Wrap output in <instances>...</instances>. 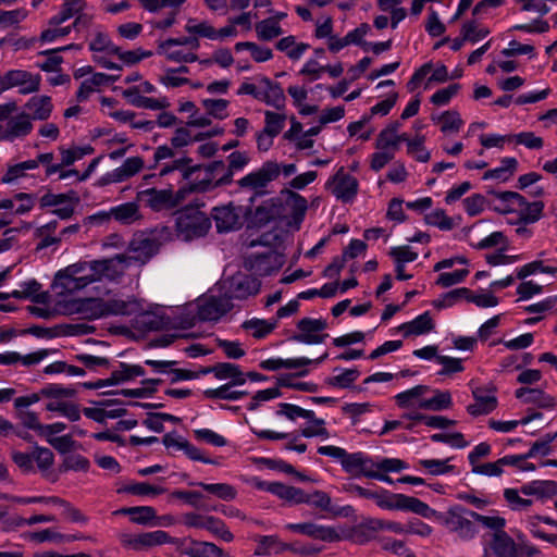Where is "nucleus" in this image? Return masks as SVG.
<instances>
[{
	"mask_svg": "<svg viewBox=\"0 0 557 557\" xmlns=\"http://www.w3.org/2000/svg\"><path fill=\"white\" fill-rule=\"evenodd\" d=\"M39 392L41 397L52 399L74 398L77 393L76 389L58 383H48Z\"/></svg>",
	"mask_w": 557,
	"mask_h": 557,
	"instance_id": "338daca9",
	"label": "nucleus"
},
{
	"mask_svg": "<svg viewBox=\"0 0 557 557\" xmlns=\"http://www.w3.org/2000/svg\"><path fill=\"white\" fill-rule=\"evenodd\" d=\"M123 96L128 102L136 108H144L149 110H163L166 109L170 103L166 98L154 99L141 96L137 86L129 87L123 91Z\"/></svg>",
	"mask_w": 557,
	"mask_h": 557,
	"instance_id": "c756f323",
	"label": "nucleus"
},
{
	"mask_svg": "<svg viewBox=\"0 0 557 557\" xmlns=\"http://www.w3.org/2000/svg\"><path fill=\"white\" fill-rule=\"evenodd\" d=\"M430 391L431 387L429 385L419 384L398 393L395 396V400L399 408H408L410 407L412 399L420 398L422 395L429 393Z\"/></svg>",
	"mask_w": 557,
	"mask_h": 557,
	"instance_id": "69168bd1",
	"label": "nucleus"
},
{
	"mask_svg": "<svg viewBox=\"0 0 557 557\" xmlns=\"http://www.w3.org/2000/svg\"><path fill=\"white\" fill-rule=\"evenodd\" d=\"M520 208L519 219L516 222H510V224H533L540 221L543 216V210L545 205L541 200L536 201H528L524 197L523 205H517Z\"/></svg>",
	"mask_w": 557,
	"mask_h": 557,
	"instance_id": "58836bf2",
	"label": "nucleus"
},
{
	"mask_svg": "<svg viewBox=\"0 0 557 557\" xmlns=\"http://www.w3.org/2000/svg\"><path fill=\"white\" fill-rule=\"evenodd\" d=\"M281 174V164L276 161L268 160L262 165L246 174L237 181L242 189H251L252 196L249 198L250 203H255L257 198L269 194L268 185L275 181Z\"/></svg>",
	"mask_w": 557,
	"mask_h": 557,
	"instance_id": "7ed1b4c3",
	"label": "nucleus"
},
{
	"mask_svg": "<svg viewBox=\"0 0 557 557\" xmlns=\"http://www.w3.org/2000/svg\"><path fill=\"white\" fill-rule=\"evenodd\" d=\"M187 183L181 186L176 191L172 190V199L177 208L188 195L193 193H209L212 191V185L208 180L199 181V176H195L194 180H185Z\"/></svg>",
	"mask_w": 557,
	"mask_h": 557,
	"instance_id": "e433bc0d",
	"label": "nucleus"
},
{
	"mask_svg": "<svg viewBox=\"0 0 557 557\" xmlns=\"http://www.w3.org/2000/svg\"><path fill=\"white\" fill-rule=\"evenodd\" d=\"M252 486L258 491L268 492L280 499L288 502L292 486L277 481H265L258 476L252 479Z\"/></svg>",
	"mask_w": 557,
	"mask_h": 557,
	"instance_id": "de8ad7c7",
	"label": "nucleus"
},
{
	"mask_svg": "<svg viewBox=\"0 0 557 557\" xmlns=\"http://www.w3.org/2000/svg\"><path fill=\"white\" fill-rule=\"evenodd\" d=\"M18 286L22 288V294L25 299H29L35 304H46L48 300V293L42 292L41 284L36 278H30L28 281L20 282Z\"/></svg>",
	"mask_w": 557,
	"mask_h": 557,
	"instance_id": "6e6d98bb",
	"label": "nucleus"
},
{
	"mask_svg": "<svg viewBox=\"0 0 557 557\" xmlns=\"http://www.w3.org/2000/svg\"><path fill=\"white\" fill-rule=\"evenodd\" d=\"M276 416H282L290 421H296L298 418H312L313 410L305 409L290 403H280L277 405Z\"/></svg>",
	"mask_w": 557,
	"mask_h": 557,
	"instance_id": "bf43d9fd",
	"label": "nucleus"
},
{
	"mask_svg": "<svg viewBox=\"0 0 557 557\" xmlns=\"http://www.w3.org/2000/svg\"><path fill=\"white\" fill-rule=\"evenodd\" d=\"M434 329V322L430 311H424L413 318L411 321L401 323L397 331L403 333L405 338L411 335H423L430 333Z\"/></svg>",
	"mask_w": 557,
	"mask_h": 557,
	"instance_id": "cd10ccee",
	"label": "nucleus"
},
{
	"mask_svg": "<svg viewBox=\"0 0 557 557\" xmlns=\"http://www.w3.org/2000/svg\"><path fill=\"white\" fill-rule=\"evenodd\" d=\"M396 498V509L405 512L416 513L424 519L436 520L438 511L431 508L426 503L417 497L408 496L399 493L394 496Z\"/></svg>",
	"mask_w": 557,
	"mask_h": 557,
	"instance_id": "412c9836",
	"label": "nucleus"
},
{
	"mask_svg": "<svg viewBox=\"0 0 557 557\" xmlns=\"http://www.w3.org/2000/svg\"><path fill=\"white\" fill-rule=\"evenodd\" d=\"M251 270L262 275H269L273 270L278 269L282 264L281 256L274 250L251 255L248 259Z\"/></svg>",
	"mask_w": 557,
	"mask_h": 557,
	"instance_id": "bb28decb",
	"label": "nucleus"
},
{
	"mask_svg": "<svg viewBox=\"0 0 557 557\" xmlns=\"http://www.w3.org/2000/svg\"><path fill=\"white\" fill-rule=\"evenodd\" d=\"M112 218L121 224L131 225L141 219L139 207L134 201L123 202L111 208Z\"/></svg>",
	"mask_w": 557,
	"mask_h": 557,
	"instance_id": "a19ab883",
	"label": "nucleus"
},
{
	"mask_svg": "<svg viewBox=\"0 0 557 557\" xmlns=\"http://www.w3.org/2000/svg\"><path fill=\"white\" fill-rule=\"evenodd\" d=\"M431 119L433 122L442 123L441 131L445 134L458 132L463 125V121L459 112L456 110H447L442 112L440 115L433 114Z\"/></svg>",
	"mask_w": 557,
	"mask_h": 557,
	"instance_id": "3c124183",
	"label": "nucleus"
},
{
	"mask_svg": "<svg viewBox=\"0 0 557 557\" xmlns=\"http://www.w3.org/2000/svg\"><path fill=\"white\" fill-rule=\"evenodd\" d=\"M40 83V74H33L25 70H10L0 76V95L14 87H18V94L29 95L39 90Z\"/></svg>",
	"mask_w": 557,
	"mask_h": 557,
	"instance_id": "423d86ee",
	"label": "nucleus"
},
{
	"mask_svg": "<svg viewBox=\"0 0 557 557\" xmlns=\"http://www.w3.org/2000/svg\"><path fill=\"white\" fill-rule=\"evenodd\" d=\"M375 461L373 458L363 451L348 453L341 460V466L346 473H350L356 478L364 476L366 472L374 469Z\"/></svg>",
	"mask_w": 557,
	"mask_h": 557,
	"instance_id": "f3484780",
	"label": "nucleus"
},
{
	"mask_svg": "<svg viewBox=\"0 0 557 557\" xmlns=\"http://www.w3.org/2000/svg\"><path fill=\"white\" fill-rule=\"evenodd\" d=\"M164 381L160 377H150L144 379L140 381L141 387L138 388H122L119 391H107L101 395L111 396V395H121L128 398H151L157 392L158 386L161 385Z\"/></svg>",
	"mask_w": 557,
	"mask_h": 557,
	"instance_id": "a878e982",
	"label": "nucleus"
},
{
	"mask_svg": "<svg viewBox=\"0 0 557 557\" xmlns=\"http://www.w3.org/2000/svg\"><path fill=\"white\" fill-rule=\"evenodd\" d=\"M520 492L525 496L549 498L557 496V482L553 480H533L524 483L520 487Z\"/></svg>",
	"mask_w": 557,
	"mask_h": 557,
	"instance_id": "2f4dec72",
	"label": "nucleus"
},
{
	"mask_svg": "<svg viewBox=\"0 0 557 557\" xmlns=\"http://www.w3.org/2000/svg\"><path fill=\"white\" fill-rule=\"evenodd\" d=\"M87 261H78L59 270L53 277L52 287L60 288L61 293H74L84 289L79 277L87 274Z\"/></svg>",
	"mask_w": 557,
	"mask_h": 557,
	"instance_id": "1a4fd4ad",
	"label": "nucleus"
},
{
	"mask_svg": "<svg viewBox=\"0 0 557 557\" xmlns=\"http://www.w3.org/2000/svg\"><path fill=\"white\" fill-rule=\"evenodd\" d=\"M433 396L431 398L420 399L418 408L431 411H443L453 406V397L449 391L431 388Z\"/></svg>",
	"mask_w": 557,
	"mask_h": 557,
	"instance_id": "72a5a7b5",
	"label": "nucleus"
},
{
	"mask_svg": "<svg viewBox=\"0 0 557 557\" xmlns=\"http://www.w3.org/2000/svg\"><path fill=\"white\" fill-rule=\"evenodd\" d=\"M190 163L191 158L189 157L175 159L171 164H164L162 166L160 176H166L174 171H180L183 180H194L195 176H199V173H201L202 165H190Z\"/></svg>",
	"mask_w": 557,
	"mask_h": 557,
	"instance_id": "7c9ffc66",
	"label": "nucleus"
},
{
	"mask_svg": "<svg viewBox=\"0 0 557 557\" xmlns=\"http://www.w3.org/2000/svg\"><path fill=\"white\" fill-rule=\"evenodd\" d=\"M497 388L493 384L478 386L472 389L473 404L467 406V412L472 417L490 414L498 406Z\"/></svg>",
	"mask_w": 557,
	"mask_h": 557,
	"instance_id": "9d476101",
	"label": "nucleus"
},
{
	"mask_svg": "<svg viewBox=\"0 0 557 557\" xmlns=\"http://www.w3.org/2000/svg\"><path fill=\"white\" fill-rule=\"evenodd\" d=\"M491 516H485L471 510L462 505H451L447 511H438L435 522L444 525L449 532L455 533L462 542H470L480 532V525L485 528L490 523Z\"/></svg>",
	"mask_w": 557,
	"mask_h": 557,
	"instance_id": "f257e3e1",
	"label": "nucleus"
},
{
	"mask_svg": "<svg viewBox=\"0 0 557 557\" xmlns=\"http://www.w3.org/2000/svg\"><path fill=\"white\" fill-rule=\"evenodd\" d=\"M286 115L273 111L264 112V127L262 131L270 137H276L285 126Z\"/></svg>",
	"mask_w": 557,
	"mask_h": 557,
	"instance_id": "0e129e2a",
	"label": "nucleus"
},
{
	"mask_svg": "<svg viewBox=\"0 0 557 557\" xmlns=\"http://www.w3.org/2000/svg\"><path fill=\"white\" fill-rule=\"evenodd\" d=\"M190 486H199L205 492L216 496L218 498L230 502L236 498L237 491L236 488L227 483H205V482H189Z\"/></svg>",
	"mask_w": 557,
	"mask_h": 557,
	"instance_id": "c03bdc74",
	"label": "nucleus"
},
{
	"mask_svg": "<svg viewBox=\"0 0 557 557\" xmlns=\"http://www.w3.org/2000/svg\"><path fill=\"white\" fill-rule=\"evenodd\" d=\"M260 83L263 85L264 90L261 91V98L259 100L276 110H283L285 108L286 97L281 84L273 82L267 76L261 77Z\"/></svg>",
	"mask_w": 557,
	"mask_h": 557,
	"instance_id": "c85d7f7f",
	"label": "nucleus"
},
{
	"mask_svg": "<svg viewBox=\"0 0 557 557\" xmlns=\"http://www.w3.org/2000/svg\"><path fill=\"white\" fill-rule=\"evenodd\" d=\"M138 198L154 212L175 209V202L172 199V188H147L138 193Z\"/></svg>",
	"mask_w": 557,
	"mask_h": 557,
	"instance_id": "ddd939ff",
	"label": "nucleus"
},
{
	"mask_svg": "<svg viewBox=\"0 0 557 557\" xmlns=\"http://www.w3.org/2000/svg\"><path fill=\"white\" fill-rule=\"evenodd\" d=\"M281 195L285 197V200H283L284 208L288 207L290 209L288 225L299 227L308 210L307 199L300 194L286 188L281 191Z\"/></svg>",
	"mask_w": 557,
	"mask_h": 557,
	"instance_id": "4be33fe9",
	"label": "nucleus"
},
{
	"mask_svg": "<svg viewBox=\"0 0 557 557\" xmlns=\"http://www.w3.org/2000/svg\"><path fill=\"white\" fill-rule=\"evenodd\" d=\"M137 314L133 326L143 333L158 332L170 327L171 319L165 313H157L152 310L141 312L140 310Z\"/></svg>",
	"mask_w": 557,
	"mask_h": 557,
	"instance_id": "aec40b11",
	"label": "nucleus"
},
{
	"mask_svg": "<svg viewBox=\"0 0 557 557\" xmlns=\"http://www.w3.org/2000/svg\"><path fill=\"white\" fill-rule=\"evenodd\" d=\"M333 180L335 181L333 195L343 203H352L359 190L358 180L345 173L344 168L336 172Z\"/></svg>",
	"mask_w": 557,
	"mask_h": 557,
	"instance_id": "2eb2a0df",
	"label": "nucleus"
},
{
	"mask_svg": "<svg viewBox=\"0 0 557 557\" xmlns=\"http://www.w3.org/2000/svg\"><path fill=\"white\" fill-rule=\"evenodd\" d=\"M388 255L394 260L395 265H405L418 259V252L408 245L391 247Z\"/></svg>",
	"mask_w": 557,
	"mask_h": 557,
	"instance_id": "774afa93",
	"label": "nucleus"
},
{
	"mask_svg": "<svg viewBox=\"0 0 557 557\" xmlns=\"http://www.w3.org/2000/svg\"><path fill=\"white\" fill-rule=\"evenodd\" d=\"M245 207L235 206L230 202L212 209L211 219L215 223L216 232L220 234L230 233L242 228Z\"/></svg>",
	"mask_w": 557,
	"mask_h": 557,
	"instance_id": "0eeeda50",
	"label": "nucleus"
},
{
	"mask_svg": "<svg viewBox=\"0 0 557 557\" xmlns=\"http://www.w3.org/2000/svg\"><path fill=\"white\" fill-rule=\"evenodd\" d=\"M122 515L129 516L133 523L140 525H157V511L151 506L125 507L120 510Z\"/></svg>",
	"mask_w": 557,
	"mask_h": 557,
	"instance_id": "ea45409f",
	"label": "nucleus"
},
{
	"mask_svg": "<svg viewBox=\"0 0 557 557\" xmlns=\"http://www.w3.org/2000/svg\"><path fill=\"white\" fill-rule=\"evenodd\" d=\"M469 295L468 287H458L441 295L438 299L433 300L432 305L437 310L453 307L457 301L465 299Z\"/></svg>",
	"mask_w": 557,
	"mask_h": 557,
	"instance_id": "4d7b16f0",
	"label": "nucleus"
},
{
	"mask_svg": "<svg viewBox=\"0 0 557 557\" xmlns=\"http://www.w3.org/2000/svg\"><path fill=\"white\" fill-rule=\"evenodd\" d=\"M261 288V281L249 274L237 273L225 283L224 295L232 300H245L257 295Z\"/></svg>",
	"mask_w": 557,
	"mask_h": 557,
	"instance_id": "6e6552de",
	"label": "nucleus"
},
{
	"mask_svg": "<svg viewBox=\"0 0 557 557\" xmlns=\"http://www.w3.org/2000/svg\"><path fill=\"white\" fill-rule=\"evenodd\" d=\"M76 312L89 321L104 318L102 298H84L75 301Z\"/></svg>",
	"mask_w": 557,
	"mask_h": 557,
	"instance_id": "37998d69",
	"label": "nucleus"
},
{
	"mask_svg": "<svg viewBox=\"0 0 557 557\" xmlns=\"http://www.w3.org/2000/svg\"><path fill=\"white\" fill-rule=\"evenodd\" d=\"M92 16L87 13H79L71 25L59 28H47L41 32L39 40L41 44H50L55 41L59 37L70 35L72 30L81 32L88 29L91 25Z\"/></svg>",
	"mask_w": 557,
	"mask_h": 557,
	"instance_id": "6ab92c4d",
	"label": "nucleus"
},
{
	"mask_svg": "<svg viewBox=\"0 0 557 557\" xmlns=\"http://www.w3.org/2000/svg\"><path fill=\"white\" fill-rule=\"evenodd\" d=\"M53 504L59 505L62 508V516L73 523L86 524L88 522V517L85 516L79 509L75 508L71 503L65 499H62L58 496L51 498Z\"/></svg>",
	"mask_w": 557,
	"mask_h": 557,
	"instance_id": "680f3d73",
	"label": "nucleus"
},
{
	"mask_svg": "<svg viewBox=\"0 0 557 557\" xmlns=\"http://www.w3.org/2000/svg\"><path fill=\"white\" fill-rule=\"evenodd\" d=\"M170 496L183 500L195 509L209 511V507L200 502L205 498V495L199 491L174 490Z\"/></svg>",
	"mask_w": 557,
	"mask_h": 557,
	"instance_id": "13d9d810",
	"label": "nucleus"
},
{
	"mask_svg": "<svg viewBox=\"0 0 557 557\" xmlns=\"http://www.w3.org/2000/svg\"><path fill=\"white\" fill-rule=\"evenodd\" d=\"M252 205L249 202L245 207V220L249 227H263L271 221L284 218L285 208L282 197L267 199L255 209Z\"/></svg>",
	"mask_w": 557,
	"mask_h": 557,
	"instance_id": "20e7f679",
	"label": "nucleus"
},
{
	"mask_svg": "<svg viewBox=\"0 0 557 557\" xmlns=\"http://www.w3.org/2000/svg\"><path fill=\"white\" fill-rule=\"evenodd\" d=\"M310 358L308 357H296V358H287L283 359L280 357H272L265 360H262L259 363V367L265 371H277L280 369H300L308 367L310 364Z\"/></svg>",
	"mask_w": 557,
	"mask_h": 557,
	"instance_id": "c9c22d12",
	"label": "nucleus"
},
{
	"mask_svg": "<svg viewBox=\"0 0 557 557\" xmlns=\"http://www.w3.org/2000/svg\"><path fill=\"white\" fill-rule=\"evenodd\" d=\"M228 165L225 172L216 180L215 185H230L233 182L234 174L243 171L249 163V158L245 152L234 151L227 157Z\"/></svg>",
	"mask_w": 557,
	"mask_h": 557,
	"instance_id": "f704fd0d",
	"label": "nucleus"
},
{
	"mask_svg": "<svg viewBox=\"0 0 557 557\" xmlns=\"http://www.w3.org/2000/svg\"><path fill=\"white\" fill-rule=\"evenodd\" d=\"M110 269L111 261L108 259L87 261L88 273L83 274L82 277H79V281L82 282L81 286H88L91 283L100 281Z\"/></svg>",
	"mask_w": 557,
	"mask_h": 557,
	"instance_id": "a18cd8bd",
	"label": "nucleus"
},
{
	"mask_svg": "<svg viewBox=\"0 0 557 557\" xmlns=\"http://www.w3.org/2000/svg\"><path fill=\"white\" fill-rule=\"evenodd\" d=\"M451 459H419L418 466L424 468L431 475H445L456 470V466L448 465Z\"/></svg>",
	"mask_w": 557,
	"mask_h": 557,
	"instance_id": "603ef678",
	"label": "nucleus"
},
{
	"mask_svg": "<svg viewBox=\"0 0 557 557\" xmlns=\"http://www.w3.org/2000/svg\"><path fill=\"white\" fill-rule=\"evenodd\" d=\"M285 528L288 531L304 534L314 540H320L327 543H333L341 540V536L334 528L320 525L313 522L287 523Z\"/></svg>",
	"mask_w": 557,
	"mask_h": 557,
	"instance_id": "4468645a",
	"label": "nucleus"
},
{
	"mask_svg": "<svg viewBox=\"0 0 557 557\" xmlns=\"http://www.w3.org/2000/svg\"><path fill=\"white\" fill-rule=\"evenodd\" d=\"M165 492V487L151 485L148 482H135L117 490V493H127L137 496H157Z\"/></svg>",
	"mask_w": 557,
	"mask_h": 557,
	"instance_id": "864d4df0",
	"label": "nucleus"
},
{
	"mask_svg": "<svg viewBox=\"0 0 557 557\" xmlns=\"http://www.w3.org/2000/svg\"><path fill=\"white\" fill-rule=\"evenodd\" d=\"M32 112L33 120L46 121L50 117L53 106L49 96H34L25 104Z\"/></svg>",
	"mask_w": 557,
	"mask_h": 557,
	"instance_id": "79ce46f5",
	"label": "nucleus"
},
{
	"mask_svg": "<svg viewBox=\"0 0 557 557\" xmlns=\"http://www.w3.org/2000/svg\"><path fill=\"white\" fill-rule=\"evenodd\" d=\"M381 519L372 517H362L359 522L344 531V536L356 544L363 545L375 539L380 532Z\"/></svg>",
	"mask_w": 557,
	"mask_h": 557,
	"instance_id": "f8f14e48",
	"label": "nucleus"
},
{
	"mask_svg": "<svg viewBox=\"0 0 557 557\" xmlns=\"http://www.w3.org/2000/svg\"><path fill=\"white\" fill-rule=\"evenodd\" d=\"M490 195L495 196L500 201L506 203L507 206L505 208L494 207L493 210L500 214H509L516 212L515 209L509 207V205H523L524 203V196L517 191L511 190H505V191H497L494 189H491L487 191Z\"/></svg>",
	"mask_w": 557,
	"mask_h": 557,
	"instance_id": "8fccbe9b",
	"label": "nucleus"
},
{
	"mask_svg": "<svg viewBox=\"0 0 557 557\" xmlns=\"http://www.w3.org/2000/svg\"><path fill=\"white\" fill-rule=\"evenodd\" d=\"M234 308L233 302L228 301L225 295L209 296L198 305L197 318L202 322L219 321Z\"/></svg>",
	"mask_w": 557,
	"mask_h": 557,
	"instance_id": "9b49d317",
	"label": "nucleus"
},
{
	"mask_svg": "<svg viewBox=\"0 0 557 557\" xmlns=\"http://www.w3.org/2000/svg\"><path fill=\"white\" fill-rule=\"evenodd\" d=\"M102 305L104 318L110 315H133L143 310L140 300L134 296L127 300L116 298L102 299Z\"/></svg>",
	"mask_w": 557,
	"mask_h": 557,
	"instance_id": "393cba45",
	"label": "nucleus"
},
{
	"mask_svg": "<svg viewBox=\"0 0 557 557\" xmlns=\"http://www.w3.org/2000/svg\"><path fill=\"white\" fill-rule=\"evenodd\" d=\"M205 201L195 198L175 212V231L180 239L191 242L207 236L212 223L211 218L201 210Z\"/></svg>",
	"mask_w": 557,
	"mask_h": 557,
	"instance_id": "f03ea898",
	"label": "nucleus"
},
{
	"mask_svg": "<svg viewBox=\"0 0 557 557\" xmlns=\"http://www.w3.org/2000/svg\"><path fill=\"white\" fill-rule=\"evenodd\" d=\"M485 529L493 531L490 546L497 557H517L519 544L505 531L506 519L500 516H491Z\"/></svg>",
	"mask_w": 557,
	"mask_h": 557,
	"instance_id": "39448f33",
	"label": "nucleus"
},
{
	"mask_svg": "<svg viewBox=\"0 0 557 557\" xmlns=\"http://www.w3.org/2000/svg\"><path fill=\"white\" fill-rule=\"evenodd\" d=\"M160 245V242L153 236L138 235L132 239L128 249L136 253L134 259L146 263L159 252Z\"/></svg>",
	"mask_w": 557,
	"mask_h": 557,
	"instance_id": "5701e85b",
	"label": "nucleus"
},
{
	"mask_svg": "<svg viewBox=\"0 0 557 557\" xmlns=\"http://www.w3.org/2000/svg\"><path fill=\"white\" fill-rule=\"evenodd\" d=\"M205 530L226 543H231L234 540V534L228 530L226 523L218 517H209Z\"/></svg>",
	"mask_w": 557,
	"mask_h": 557,
	"instance_id": "e2e57ef3",
	"label": "nucleus"
},
{
	"mask_svg": "<svg viewBox=\"0 0 557 557\" xmlns=\"http://www.w3.org/2000/svg\"><path fill=\"white\" fill-rule=\"evenodd\" d=\"M193 549L188 553V557H222L223 549L212 542L198 541L191 542Z\"/></svg>",
	"mask_w": 557,
	"mask_h": 557,
	"instance_id": "052dcab7",
	"label": "nucleus"
},
{
	"mask_svg": "<svg viewBox=\"0 0 557 557\" xmlns=\"http://www.w3.org/2000/svg\"><path fill=\"white\" fill-rule=\"evenodd\" d=\"M296 329L297 333L288 335L287 341L292 343H298L304 345H319L324 343L329 337V334H319L313 325L311 318L305 317L297 321Z\"/></svg>",
	"mask_w": 557,
	"mask_h": 557,
	"instance_id": "a211bd4d",
	"label": "nucleus"
},
{
	"mask_svg": "<svg viewBox=\"0 0 557 557\" xmlns=\"http://www.w3.org/2000/svg\"><path fill=\"white\" fill-rule=\"evenodd\" d=\"M33 127L28 113L11 115L4 124L3 141L13 143L16 139H23L32 133Z\"/></svg>",
	"mask_w": 557,
	"mask_h": 557,
	"instance_id": "dca6fc26",
	"label": "nucleus"
},
{
	"mask_svg": "<svg viewBox=\"0 0 557 557\" xmlns=\"http://www.w3.org/2000/svg\"><path fill=\"white\" fill-rule=\"evenodd\" d=\"M257 37L261 41H271L283 34V28L275 20L264 18L255 26Z\"/></svg>",
	"mask_w": 557,
	"mask_h": 557,
	"instance_id": "5fc2aeb1",
	"label": "nucleus"
},
{
	"mask_svg": "<svg viewBox=\"0 0 557 557\" xmlns=\"http://www.w3.org/2000/svg\"><path fill=\"white\" fill-rule=\"evenodd\" d=\"M168 539H170V534L162 530L143 532L134 535L128 541V545L132 548L139 550L147 547L163 545L166 541H169Z\"/></svg>",
	"mask_w": 557,
	"mask_h": 557,
	"instance_id": "473e14b6",
	"label": "nucleus"
},
{
	"mask_svg": "<svg viewBox=\"0 0 557 557\" xmlns=\"http://www.w3.org/2000/svg\"><path fill=\"white\" fill-rule=\"evenodd\" d=\"M79 200L77 193L73 189L60 194L48 191L40 197L39 208L44 210L46 208L58 207L64 203L78 205Z\"/></svg>",
	"mask_w": 557,
	"mask_h": 557,
	"instance_id": "49530a36",
	"label": "nucleus"
},
{
	"mask_svg": "<svg viewBox=\"0 0 557 557\" xmlns=\"http://www.w3.org/2000/svg\"><path fill=\"white\" fill-rule=\"evenodd\" d=\"M232 386L226 383L215 387V388H207L202 392L203 396L208 399H216V400H228L236 401L240 400L244 397L248 396V391H232Z\"/></svg>",
	"mask_w": 557,
	"mask_h": 557,
	"instance_id": "09e8293b",
	"label": "nucleus"
},
{
	"mask_svg": "<svg viewBox=\"0 0 557 557\" xmlns=\"http://www.w3.org/2000/svg\"><path fill=\"white\" fill-rule=\"evenodd\" d=\"M515 397L524 404H533L540 409L550 410L556 407L555 397L541 388L519 387L515 391Z\"/></svg>",
	"mask_w": 557,
	"mask_h": 557,
	"instance_id": "b1692460",
	"label": "nucleus"
},
{
	"mask_svg": "<svg viewBox=\"0 0 557 557\" xmlns=\"http://www.w3.org/2000/svg\"><path fill=\"white\" fill-rule=\"evenodd\" d=\"M334 371H341L338 375L330 376L326 379V384L343 388V389H354L356 392H361L363 388L360 386L354 385L357 379L360 376V371L357 368L344 369V368H335Z\"/></svg>",
	"mask_w": 557,
	"mask_h": 557,
	"instance_id": "4c0bfd02",
	"label": "nucleus"
}]
</instances>
